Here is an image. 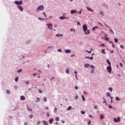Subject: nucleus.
<instances>
[{
  "label": "nucleus",
  "instance_id": "nucleus-7",
  "mask_svg": "<svg viewBox=\"0 0 125 125\" xmlns=\"http://www.w3.org/2000/svg\"><path fill=\"white\" fill-rule=\"evenodd\" d=\"M77 12H78V11H77V10H72L70 11V13L71 14H74V13H77Z\"/></svg>",
  "mask_w": 125,
  "mask_h": 125
},
{
  "label": "nucleus",
  "instance_id": "nucleus-6",
  "mask_svg": "<svg viewBox=\"0 0 125 125\" xmlns=\"http://www.w3.org/2000/svg\"><path fill=\"white\" fill-rule=\"evenodd\" d=\"M84 35H89V34H90V31L89 30V29H87V30H86V31H84Z\"/></svg>",
  "mask_w": 125,
  "mask_h": 125
},
{
  "label": "nucleus",
  "instance_id": "nucleus-16",
  "mask_svg": "<svg viewBox=\"0 0 125 125\" xmlns=\"http://www.w3.org/2000/svg\"><path fill=\"white\" fill-rule=\"evenodd\" d=\"M25 99H26V98L24 96H21V100H25Z\"/></svg>",
  "mask_w": 125,
  "mask_h": 125
},
{
  "label": "nucleus",
  "instance_id": "nucleus-28",
  "mask_svg": "<svg viewBox=\"0 0 125 125\" xmlns=\"http://www.w3.org/2000/svg\"><path fill=\"white\" fill-rule=\"evenodd\" d=\"M82 97L83 101H85V98H84V96H83V95L82 96Z\"/></svg>",
  "mask_w": 125,
  "mask_h": 125
},
{
  "label": "nucleus",
  "instance_id": "nucleus-44",
  "mask_svg": "<svg viewBox=\"0 0 125 125\" xmlns=\"http://www.w3.org/2000/svg\"><path fill=\"white\" fill-rule=\"evenodd\" d=\"M75 89H76V90H77V89H79V87H78V86H75Z\"/></svg>",
  "mask_w": 125,
  "mask_h": 125
},
{
  "label": "nucleus",
  "instance_id": "nucleus-54",
  "mask_svg": "<svg viewBox=\"0 0 125 125\" xmlns=\"http://www.w3.org/2000/svg\"><path fill=\"white\" fill-rule=\"evenodd\" d=\"M77 25H81V23L79 21H77Z\"/></svg>",
  "mask_w": 125,
  "mask_h": 125
},
{
  "label": "nucleus",
  "instance_id": "nucleus-12",
  "mask_svg": "<svg viewBox=\"0 0 125 125\" xmlns=\"http://www.w3.org/2000/svg\"><path fill=\"white\" fill-rule=\"evenodd\" d=\"M86 8L87 9L88 11H90V12H93V10H92L91 8H90L88 7H86Z\"/></svg>",
  "mask_w": 125,
  "mask_h": 125
},
{
  "label": "nucleus",
  "instance_id": "nucleus-13",
  "mask_svg": "<svg viewBox=\"0 0 125 125\" xmlns=\"http://www.w3.org/2000/svg\"><path fill=\"white\" fill-rule=\"evenodd\" d=\"M69 70H70V68H66V69L65 70L66 74H69L70 73Z\"/></svg>",
  "mask_w": 125,
  "mask_h": 125
},
{
  "label": "nucleus",
  "instance_id": "nucleus-50",
  "mask_svg": "<svg viewBox=\"0 0 125 125\" xmlns=\"http://www.w3.org/2000/svg\"><path fill=\"white\" fill-rule=\"evenodd\" d=\"M39 93H42V91L41 89L39 90Z\"/></svg>",
  "mask_w": 125,
  "mask_h": 125
},
{
  "label": "nucleus",
  "instance_id": "nucleus-29",
  "mask_svg": "<svg viewBox=\"0 0 125 125\" xmlns=\"http://www.w3.org/2000/svg\"><path fill=\"white\" fill-rule=\"evenodd\" d=\"M116 100L117 101H120V100H121V98H118V97H116Z\"/></svg>",
  "mask_w": 125,
  "mask_h": 125
},
{
  "label": "nucleus",
  "instance_id": "nucleus-1",
  "mask_svg": "<svg viewBox=\"0 0 125 125\" xmlns=\"http://www.w3.org/2000/svg\"><path fill=\"white\" fill-rule=\"evenodd\" d=\"M44 9V7L42 5H40L36 9L37 12H40V10L42 11Z\"/></svg>",
  "mask_w": 125,
  "mask_h": 125
},
{
  "label": "nucleus",
  "instance_id": "nucleus-42",
  "mask_svg": "<svg viewBox=\"0 0 125 125\" xmlns=\"http://www.w3.org/2000/svg\"><path fill=\"white\" fill-rule=\"evenodd\" d=\"M43 14L44 16H45V17H47V16H46V14H45V12H43Z\"/></svg>",
  "mask_w": 125,
  "mask_h": 125
},
{
  "label": "nucleus",
  "instance_id": "nucleus-25",
  "mask_svg": "<svg viewBox=\"0 0 125 125\" xmlns=\"http://www.w3.org/2000/svg\"><path fill=\"white\" fill-rule=\"evenodd\" d=\"M43 100L44 102H46V101L47 100V98H46V97H44Z\"/></svg>",
  "mask_w": 125,
  "mask_h": 125
},
{
  "label": "nucleus",
  "instance_id": "nucleus-41",
  "mask_svg": "<svg viewBox=\"0 0 125 125\" xmlns=\"http://www.w3.org/2000/svg\"><path fill=\"white\" fill-rule=\"evenodd\" d=\"M22 69H19L18 71V73H21V72H22Z\"/></svg>",
  "mask_w": 125,
  "mask_h": 125
},
{
  "label": "nucleus",
  "instance_id": "nucleus-30",
  "mask_svg": "<svg viewBox=\"0 0 125 125\" xmlns=\"http://www.w3.org/2000/svg\"><path fill=\"white\" fill-rule=\"evenodd\" d=\"M56 121L57 122H59V117H57L56 118Z\"/></svg>",
  "mask_w": 125,
  "mask_h": 125
},
{
  "label": "nucleus",
  "instance_id": "nucleus-37",
  "mask_svg": "<svg viewBox=\"0 0 125 125\" xmlns=\"http://www.w3.org/2000/svg\"><path fill=\"white\" fill-rule=\"evenodd\" d=\"M37 100H38V102H40V101H41V99L39 97L37 98Z\"/></svg>",
  "mask_w": 125,
  "mask_h": 125
},
{
  "label": "nucleus",
  "instance_id": "nucleus-53",
  "mask_svg": "<svg viewBox=\"0 0 125 125\" xmlns=\"http://www.w3.org/2000/svg\"><path fill=\"white\" fill-rule=\"evenodd\" d=\"M86 52H87V53H90L91 52V50L90 51H88V50H86Z\"/></svg>",
  "mask_w": 125,
  "mask_h": 125
},
{
  "label": "nucleus",
  "instance_id": "nucleus-49",
  "mask_svg": "<svg viewBox=\"0 0 125 125\" xmlns=\"http://www.w3.org/2000/svg\"><path fill=\"white\" fill-rule=\"evenodd\" d=\"M74 74H75V77H77V74H78V72L75 71Z\"/></svg>",
  "mask_w": 125,
  "mask_h": 125
},
{
  "label": "nucleus",
  "instance_id": "nucleus-8",
  "mask_svg": "<svg viewBox=\"0 0 125 125\" xmlns=\"http://www.w3.org/2000/svg\"><path fill=\"white\" fill-rule=\"evenodd\" d=\"M17 7H18L19 9H20L21 11H23V10H24L23 7L21 6H17Z\"/></svg>",
  "mask_w": 125,
  "mask_h": 125
},
{
  "label": "nucleus",
  "instance_id": "nucleus-62",
  "mask_svg": "<svg viewBox=\"0 0 125 125\" xmlns=\"http://www.w3.org/2000/svg\"><path fill=\"white\" fill-rule=\"evenodd\" d=\"M14 88H15V89H17V86H15Z\"/></svg>",
  "mask_w": 125,
  "mask_h": 125
},
{
  "label": "nucleus",
  "instance_id": "nucleus-35",
  "mask_svg": "<svg viewBox=\"0 0 125 125\" xmlns=\"http://www.w3.org/2000/svg\"><path fill=\"white\" fill-rule=\"evenodd\" d=\"M27 109L29 110V111H32V108H31V107L27 106Z\"/></svg>",
  "mask_w": 125,
  "mask_h": 125
},
{
  "label": "nucleus",
  "instance_id": "nucleus-46",
  "mask_svg": "<svg viewBox=\"0 0 125 125\" xmlns=\"http://www.w3.org/2000/svg\"><path fill=\"white\" fill-rule=\"evenodd\" d=\"M120 48H122V49H124V46L123 45H120Z\"/></svg>",
  "mask_w": 125,
  "mask_h": 125
},
{
  "label": "nucleus",
  "instance_id": "nucleus-5",
  "mask_svg": "<svg viewBox=\"0 0 125 125\" xmlns=\"http://www.w3.org/2000/svg\"><path fill=\"white\" fill-rule=\"evenodd\" d=\"M15 3L17 5L18 4H22V3H23V2L22 1H15Z\"/></svg>",
  "mask_w": 125,
  "mask_h": 125
},
{
  "label": "nucleus",
  "instance_id": "nucleus-56",
  "mask_svg": "<svg viewBox=\"0 0 125 125\" xmlns=\"http://www.w3.org/2000/svg\"><path fill=\"white\" fill-rule=\"evenodd\" d=\"M89 59H90V60H92L93 59V57H91Z\"/></svg>",
  "mask_w": 125,
  "mask_h": 125
},
{
  "label": "nucleus",
  "instance_id": "nucleus-26",
  "mask_svg": "<svg viewBox=\"0 0 125 125\" xmlns=\"http://www.w3.org/2000/svg\"><path fill=\"white\" fill-rule=\"evenodd\" d=\"M100 15H102V16H103V15H104V13H103V11H101L100 12Z\"/></svg>",
  "mask_w": 125,
  "mask_h": 125
},
{
  "label": "nucleus",
  "instance_id": "nucleus-20",
  "mask_svg": "<svg viewBox=\"0 0 125 125\" xmlns=\"http://www.w3.org/2000/svg\"><path fill=\"white\" fill-rule=\"evenodd\" d=\"M60 36L61 37H63V35L62 34H56V37H57L58 38H59V37H60Z\"/></svg>",
  "mask_w": 125,
  "mask_h": 125
},
{
  "label": "nucleus",
  "instance_id": "nucleus-22",
  "mask_svg": "<svg viewBox=\"0 0 125 125\" xmlns=\"http://www.w3.org/2000/svg\"><path fill=\"white\" fill-rule=\"evenodd\" d=\"M39 20H47V19H44V18H38Z\"/></svg>",
  "mask_w": 125,
  "mask_h": 125
},
{
  "label": "nucleus",
  "instance_id": "nucleus-27",
  "mask_svg": "<svg viewBox=\"0 0 125 125\" xmlns=\"http://www.w3.org/2000/svg\"><path fill=\"white\" fill-rule=\"evenodd\" d=\"M6 92L7 94H10V91L9 90H6Z\"/></svg>",
  "mask_w": 125,
  "mask_h": 125
},
{
  "label": "nucleus",
  "instance_id": "nucleus-34",
  "mask_svg": "<svg viewBox=\"0 0 125 125\" xmlns=\"http://www.w3.org/2000/svg\"><path fill=\"white\" fill-rule=\"evenodd\" d=\"M81 113L82 114V115H84V114H85V112L82 110Z\"/></svg>",
  "mask_w": 125,
  "mask_h": 125
},
{
  "label": "nucleus",
  "instance_id": "nucleus-15",
  "mask_svg": "<svg viewBox=\"0 0 125 125\" xmlns=\"http://www.w3.org/2000/svg\"><path fill=\"white\" fill-rule=\"evenodd\" d=\"M49 124H51L53 123V119L50 118L49 120Z\"/></svg>",
  "mask_w": 125,
  "mask_h": 125
},
{
  "label": "nucleus",
  "instance_id": "nucleus-60",
  "mask_svg": "<svg viewBox=\"0 0 125 125\" xmlns=\"http://www.w3.org/2000/svg\"><path fill=\"white\" fill-rule=\"evenodd\" d=\"M105 41H109V39L108 38H106Z\"/></svg>",
  "mask_w": 125,
  "mask_h": 125
},
{
  "label": "nucleus",
  "instance_id": "nucleus-36",
  "mask_svg": "<svg viewBox=\"0 0 125 125\" xmlns=\"http://www.w3.org/2000/svg\"><path fill=\"white\" fill-rule=\"evenodd\" d=\"M90 67L92 69H95V67H94L93 65H91Z\"/></svg>",
  "mask_w": 125,
  "mask_h": 125
},
{
  "label": "nucleus",
  "instance_id": "nucleus-45",
  "mask_svg": "<svg viewBox=\"0 0 125 125\" xmlns=\"http://www.w3.org/2000/svg\"><path fill=\"white\" fill-rule=\"evenodd\" d=\"M33 115L31 114L29 115V118H30L31 119H33Z\"/></svg>",
  "mask_w": 125,
  "mask_h": 125
},
{
  "label": "nucleus",
  "instance_id": "nucleus-63",
  "mask_svg": "<svg viewBox=\"0 0 125 125\" xmlns=\"http://www.w3.org/2000/svg\"><path fill=\"white\" fill-rule=\"evenodd\" d=\"M24 125H27V122L24 123Z\"/></svg>",
  "mask_w": 125,
  "mask_h": 125
},
{
  "label": "nucleus",
  "instance_id": "nucleus-55",
  "mask_svg": "<svg viewBox=\"0 0 125 125\" xmlns=\"http://www.w3.org/2000/svg\"><path fill=\"white\" fill-rule=\"evenodd\" d=\"M112 46L113 47V48H115V45H114V43H112Z\"/></svg>",
  "mask_w": 125,
  "mask_h": 125
},
{
  "label": "nucleus",
  "instance_id": "nucleus-19",
  "mask_svg": "<svg viewBox=\"0 0 125 125\" xmlns=\"http://www.w3.org/2000/svg\"><path fill=\"white\" fill-rule=\"evenodd\" d=\"M106 62H107V63L108 64V65H109V66H111V62H110V61H109V60L107 59V60H106Z\"/></svg>",
  "mask_w": 125,
  "mask_h": 125
},
{
  "label": "nucleus",
  "instance_id": "nucleus-57",
  "mask_svg": "<svg viewBox=\"0 0 125 125\" xmlns=\"http://www.w3.org/2000/svg\"><path fill=\"white\" fill-rule=\"evenodd\" d=\"M86 58H87L88 59H89V58H90V57H85V59H86Z\"/></svg>",
  "mask_w": 125,
  "mask_h": 125
},
{
  "label": "nucleus",
  "instance_id": "nucleus-38",
  "mask_svg": "<svg viewBox=\"0 0 125 125\" xmlns=\"http://www.w3.org/2000/svg\"><path fill=\"white\" fill-rule=\"evenodd\" d=\"M109 90H110L111 92L113 91V88L109 87L108 88Z\"/></svg>",
  "mask_w": 125,
  "mask_h": 125
},
{
  "label": "nucleus",
  "instance_id": "nucleus-21",
  "mask_svg": "<svg viewBox=\"0 0 125 125\" xmlns=\"http://www.w3.org/2000/svg\"><path fill=\"white\" fill-rule=\"evenodd\" d=\"M102 53H103V54H106V52L105 51V49H103L102 50Z\"/></svg>",
  "mask_w": 125,
  "mask_h": 125
},
{
  "label": "nucleus",
  "instance_id": "nucleus-10",
  "mask_svg": "<svg viewBox=\"0 0 125 125\" xmlns=\"http://www.w3.org/2000/svg\"><path fill=\"white\" fill-rule=\"evenodd\" d=\"M60 19L61 20H64V19H69V18H67L66 17H60Z\"/></svg>",
  "mask_w": 125,
  "mask_h": 125
},
{
  "label": "nucleus",
  "instance_id": "nucleus-43",
  "mask_svg": "<svg viewBox=\"0 0 125 125\" xmlns=\"http://www.w3.org/2000/svg\"><path fill=\"white\" fill-rule=\"evenodd\" d=\"M15 82H18V77H17L15 78Z\"/></svg>",
  "mask_w": 125,
  "mask_h": 125
},
{
  "label": "nucleus",
  "instance_id": "nucleus-17",
  "mask_svg": "<svg viewBox=\"0 0 125 125\" xmlns=\"http://www.w3.org/2000/svg\"><path fill=\"white\" fill-rule=\"evenodd\" d=\"M42 122H43V125H48V123H47V122H46V121H45L44 120H43Z\"/></svg>",
  "mask_w": 125,
  "mask_h": 125
},
{
  "label": "nucleus",
  "instance_id": "nucleus-14",
  "mask_svg": "<svg viewBox=\"0 0 125 125\" xmlns=\"http://www.w3.org/2000/svg\"><path fill=\"white\" fill-rule=\"evenodd\" d=\"M84 66L85 68H88L90 65L89 63H85Z\"/></svg>",
  "mask_w": 125,
  "mask_h": 125
},
{
  "label": "nucleus",
  "instance_id": "nucleus-48",
  "mask_svg": "<svg viewBox=\"0 0 125 125\" xmlns=\"http://www.w3.org/2000/svg\"><path fill=\"white\" fill-rule=\"evenodd\" d=\"M100 46H105L104 43H102V44L100 45Z\"/></svg>",
  "mask_w": 125,
  "mask_h": 125
},
{
  "label": "nucleus",
  "instance_id": "nucleus-4",
  "mask_svg": "<svg viewBox=\"0 0 125 125\" xmlns=\"http://www.w3.org/2000/svg\"><path fill=\"white\" fill-rule=\"evenodd\" d=\"M114 122H115V123H118V122H121V120L120 119V117H118L117 119V118H114Z\"/></svg>",
  "mask_w": 125,
  "mask_h": 125
},
{
  "label": "nucleus",
  "instance_id": "nucleus-23",
  "mask_svg": "<svg viewBox=\"0 0 125 125\" xmlns=\"http://www.w3.org/2000/svg\"><path fill=\"white\" fill-rule=\"evenodd\" d=\"M100 118H101V120H102L103 119H104V115L101 114V116H100Z\"/></svg>",
  "mask_w": 125,
  "mask_h": 125
},
{
  "label": "nucleus",
  "instance_id": "nucleus-51",
  "mask_svg": "<svg viewBox=\"0 0 125 125\" xmlns=\"http://www.w3.org/2000/svg\"><path fill=\"white\" fill-rule=\"evenodd\" d=\"M83 93H84V94L85 95H87V93H86V92H85V91H83Z\"/></svg>",
  "mask_w": 125,
  "mask_h": 125
},
{
  "label": "nucleus",
  "instance_id": "nucleus-39",
  "mask_svg": "<svg viewBox=\"0 0 125 125\" xmlns=\"http://www.w3.org/2000/svg\"><path fill=\"white\" fill-rule=\"evenodd\" d=\"M94 73V69H92L91 70V74H93Z\"/></svg>",
  "mask_w": 125,
  "mask_h": 125
},
{
  "label": "nucleus",
  "instance_id": "nucleus-58",
  "mask_svg": "<svg viewBox=\"0 0 125 125\" xmlns=\"http://www.w3.org/2000/svg\"><path fill=\"white\" fill-rule=\"evenodd\" d=\"M41 124V121H39L38 122H37V125H40Z\"/></svg>",
  "mask_w": 125,
  "mask_h": 125
},
{
  "label": "nucleus",
  "instance_id": "nucleus-9",
  "mask_svg": "<svg viewBox=\"0 0 125 125\" xmlns=\"http://www.w3.org/2000/svg\"><path fill=\"white\" fill-rule=\"evenodd\" d=\"M47 26L48 29H49L50 30V29H51V27H52V24H51V23H50V24L47 23Z\"/></svg>",
  "mask_w": 125,
  "mask_h": 125
},
{
  "label": "nucleus",
  "instance_id": "nucleus-2",
  "mask_svg": "<svg viewBox=\"0 0 125 125\" xmlns=\"http://www.w3.org/2000/svg\"><path fill=\"white\" fill-rule=\"evenodd\" d=\"M106 69H107L108 73H109V74H111V73H112V68L111 67V65L107 66L106 67Z\"/></svg>",
  "mask_w": 125,
  "mask_h": 125
},
{
  "label": "nucleus",
  "instance_id": "nucleus-59",
  "mask_svg": "<svg viewBox=\"0 0 125 125\" xmlns=\"http://www.w3.org/2000/svg\"><path fill=\"white\" fill-rule=\"evenodd\" d=\"M108 107H109V109H112V108L111 105H109Z\"/></svg>",
  "mask_w": 125,
  "mask_h": 125
},
{
  "label": "nucleus",
  "instance_id": "nucleus-33",
  "mask_svg": "<svg viewBox=\"0 0 125 125\" xmlns=\"http://www.w3.org/2000/svg\"><path fill=\"white\" fill-rule=\"evenodd\" d=\"M25 83H26L27 85H28V84H30V83L28 81H26V82H25Z\"/></svg>",
  "mask_w": 125,
  "mask_h": 125
},
{
  "label": "nucleus",
  "instance_id": "nucleus-40",
  "mask_svg": "<svg viewBox=\"0 0 125 125\" xmlns=\"http://www.w3.org/2000/svg\"><path fill=\"white\" fill-rule=\"evenodd\" d=\"M110 32H111L112 33L113 35H115V33H114V31H113V30L110 29Z\"/></svg>",
  "mask_w": 125,
  "mask_h": 125
},
{
  "label": "nucleus",
  "instance_id": "nucleus-11",
  "mask_svg": "<svg viewBox=\"0 0 125 125\" xmlns=\"http://www.w3.org/2000/svg\"><path fill=\"white\" fill-rule=\"evenodd\" d=\"M70 52H72V51L71 50L68 49L65 50V53H70Z\"/></svg>",
  "mask_w": 125,
  "mask_h": 125
},
{
  "label": "nucleus",
  "instance_id": "nucleus-31",
  "mask_svg": "<svg viewBox=\"0 0 125 125\" xmlns=\"http://www.w3.org/2000/svg\"><path fill=\"white\" fill-rule=\"evenodd\" d=\"M54 113H57V108L55 107V110H54Z\"/></svg>",
  "mask_w": 125,
  "mask_h": 125
},
{
  "label": "nucleus",
  "instance_id": "nucleus-47",
  "mask_svg": "<svg viewBox=\"0 0 125 125\" xmlns=\"http://www.w3.org/2000/svg\"><path fill=\"white\" fill-rule=\"evenodd\" d=\"M58 52H62V50H61V49H59L58 50Z\"/></svg>",
  "mask_w": 125,
  "mask_h": 125
},
{
  "label": "nucleus",
  "instance_id": "nucleus-61",
  "mask_svg": "<svg viewBox=\"0 0 125 125\" xmlns=\"http://www.w3.org/2000/svg\"><path fill=\"white\" fill-rule=\"evenodd\" d=\"M55 78L53 77L51 79V81H53V80H54Z\"/></svg>",
  "mask_w": 125,
  "mask_h": 125
},
{
  "label": "nucleus",
  "instance_id": "nucleus-24",
  "mask_svg": "<svg viewBox=\"0 0 125 125\" xmlns=\"http://www.w3.org/2000/svg\"><path fill=\"white\" fill-rule=\"evenodd\" d=\"M71 109H72V106H68V107H67V110L68 111H70V110Z\"/></svg>",
  "mask_w": 125,
  "mask_h": 125
},
{
  "label": "nucleus",
  "instance_id": "nucleus-52",
  "mask_svg": "<svg viewBox=\"0 0 125 125\" xmlns=\"http://www.w3.org/2000/svg\"><path fill=\"white\" fill-rule=\"evenodd\" d=\"M79 98V96H78V95H76V96H75V99H78Z\"/></svg>",
  "mask_w": 125,
  "mask_h": 125
},
{
  "label": "nucleus",
  "instance_id": "nucleus-64",
  "mask_svg": "<svg viewBox=\"0 0 125 125\" xmlns=\"http://www.w3.org/2000/svg\"><path fill=\"white\" fill-rule=\"evenodd\" d=\"M94 108H95V109H97V105H95V106H94Z\"/></svg>",
  "mask_w": 125,
  "mask_h": 125
},
{
  "label": "nucleus",
  "instance_id": "nucleus-3",
  "mask_svg": "<svg viewBox=\"0 0 125 125\" xmlns=\"http://www.w3.org/2000/svg\"><path fill=\"white\" fill-rule=\"evenodd\" d=\"M83 32H86L87 30V26L86 25V24L83 25Z\"/></svg>",
  "mask_w": 125,
  "mask_h": 125
},
{
  "label": "nucleus",
  "instance_id": "nucleus-18",
  "mask_svg": "<svg viewBox=\"0 0 125 125\" xmlns=\"http://www.w3.org/2000/svg\"><path fill=\"white\" fill-rule=\"evenodd\" d=\"M106 96L107 97H111V93L110 92H107Z\"/></svg>",
  "mask_w": 125,
  "mask_h": 125
},
{
  "label": "nucleus",
  "instance_id": "nucleus-32",
  "mask_svg": "<svg viewBox=\"0 0 125 125\" xmlns=\"http://www.w3.org/2000/svg\"><path fill=\"white\" fill-rule=\"evenodd\" d=\"M114 42H119V40H118L117 39V38H115L114 39Z\"/></svg>",
  "mask_w": 125,
  "mask_h": 125
}]
</instances>
